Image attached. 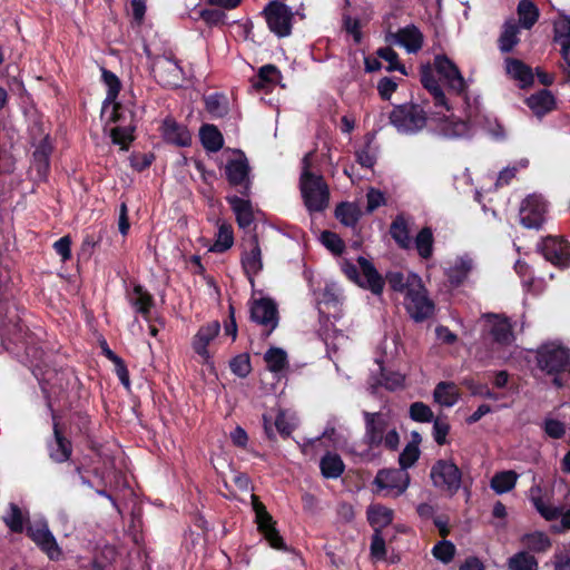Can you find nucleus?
I'll return each mask as SVG.
<instances>
[{"label": "nucleus", "instance_id": "obj_1", "mask_svg": "<svg viewBox=\"0 0 570 570\" xmlns=\"http://www.w3.org/2000/svg\"><path fill=\"white\" fill-rule=\"evenodd\" d=\"M311 166V154H306L302 159L299 188L307 210L320 213L328 206L330 190L323 176L312 173Z\"/></svg>", "mask_w": 570, "mask_h": 570}, {"label": "nucleus", "instance_id": "obj_2", "mask_svg": "<svg viewBox=\"0 0 570 570\" xmlns=\"http://www.w3.org/2000/svg\"><path fill=\"white\" fill-rule=\"evenodd\" d=\"M13 327L16 330L14 335L17 336V341L20 342L21 347L24 350V358L22 362L31 370L47 397L49 394L46 384L49 379L47 377L48 370H45V367H47L45 361L46 352L36 343L33 334L30 333L28 326L21 320H18L13 324Z\"/></svg>", "mask_w": 570, "mask_h": 570}, {"label": "nucleus", "instance_id": "obj_3", "mask_svg": "<svg viewBox=\"0 0 570 570\" xmlns=\"http://www.w3.org/2000/svg\"><path fill=\"white\" fill-rule=\"evenodd\" d=\"M363 417L365 423V444L371 449H377L383 445L391 452L399 449L400 434L395 428L390 429V421L385 414L363 411Z\"/></svg>", "mask_w": 570, "mask_h": 570}, {"label": "nucleus", "instance_id": "obj_4", "mask_svg": "<svg viewBox=\"0 0 570 570\" xmlns=\"http://www.w3.org/2000/svg\"><path fill=\"white\" fill-rule=\"evenodd\" d=\"M537 366L547 375H552L557 387L563 385L560 374L570 371V351L554 343H546L535 353Z\"/></svg>", "mask_w": 570, "mask_h": 570}, {"label": "nucleus", "instance_id": "obj_5", "mask_svg": "<svg viewBox=\"0 0 570 570\" xmlns=\"http://www.w3.org/2000/svg\"><path fill=\"white\" fill-rule=\"evenodd\" d=\"M412 288L403 297V306L410 318L415 323H423L435 314V303L429 296V291L422 279H414Z\"/></svg>", "mask_w": 570, "mask_h": 570}, {"label": "nucleus", "instance_id": "obj_6", "mask_svg": "<svg viewBox=\"0 0 570 570\" xmlns=\"http://www.w3.org/2000/svg\"><path fill=\"white\" fill-rule=\"evenodd\" d=\"M389 119L399 132L413 135L426 126L428 114L420 104L406 102L394 106Z\"/></svg>", "mask_w": 570, "mask_h": 570}, {"label": "nucleus", "instance_id": "obj_7", "mask_svg": "<svg viewBox=\"0 0 570 570\" xmlns=\"http://www.w3.org/2000/svg\"><path fill=\"white\" fill-rule=\"evenodd\" d=\"M430 478L433 485L449 497L455 495L462 484V471L452 461L440 459L431 468Z\"/></svg>", "mask_w": 570, "mask_h": 570}, {"label": "nucleus", "instance_id": "obj_8", "mask_svg": "<svg viewBox=\"0 0 570 570\" xmlns=\"http://www.w3.org/2000/svg\"><path fill=\"white\" fill-rule=\"evenodd\" d=\"M267 27L278 38L288 37L292 33L294 14L283 0L269 1L264 10Z\"/></svg>", "mask_w": 570, "mask_h": 570}, {"label": "nucleus", "instance_id": "obj_9", "mask_svg": "<svg viewBox=\"0 0 570 570\" xmlns=\"http://www.w3.org/2000/svg\"><path fill=\"white\" fill-rule=\"evenodd\" d=\"M26 534L50 561L63 559V551L46 521L27 525Z\"/></svg>", "mask_w": 570, "mask_h": 570}, {"label": "nucleus", "instance_id": "obj_10", "mask_svg": "<svg viewBox=\"0 0 570 570\" xmlns=\"http://www.w3.org/2000/svg\"><path fill=\"white\" fill-rule=\"evenodd\" d=\"M483 333L487 334L492 343L499 346H510L515 341L513 324L505 314L485 313Z\"/></svg>", "mask_w": 570, "mask_h": 570}, {"label": "nucleus", "instance_id": "obj_11", "mask_svg": "<svg viewBox=\"0 0 570 570\" xmlns=\"http://www.w3.org/2000/svg\"><path fill=\"white\" fill-rule=\"evenodd\" d=\"M237 158L228 159L225 165L226 180L232 187L238 188L243 196H248L250 191V166L245 153L236 150Z\"/></svg>", "mask_w": 570, "mask_h": 570}, {"label": "nucleus", "instance_id": "obj_12", "mask_svg": "<svg viewBox=\"0 0 570 570\" xmlns=\"http://www.w3.org/2000/svg\"><path fill=\"white\" fill-rule=\"evenodd\" d=\"M47 407L51 413L53 438L47 442L49 458L56 463L67 462L72 454V443L63 435L58 416L52 407L50 396H47Z\"/></svg>", "mask_w": 570, "mask_h": 570}, {"label": "nucleus", "instance_id": "obj_13", "mask_svg": "<svg viewBox=\"0 0 570 570\" xmlns=\"http://www.w3.org/2000/svg\"><path fill=\"white\" fill-rule=\"evenodd\" d=\"M151 72L163 87L176 88L183 81L184 71L174 56H158L153 61Z\"/></svg>", "mask_w": 570, "mask_h": 570}, {"label": "nucleus", "instance_id": "obj_14", "mask_svg": "<svg viewBox=\"0 0 570 570\" xmlns=\"http://www.w3.org/2000/svg\"><path fill=\"white\" fill-rule=\"evenodd\" d=\"M249 313L250 321L267 330L265 336H269L278 325L277 305L271 297L254 299L250 304Z\"/></svg>", "mask_w": 570, "mask_h": 570}, {"label": "nucleus", "instance_id": "obj_15", "mask_svg": "<svg viewBox=\"0 0 570 570\" xmlns=\"http://www.w3.org/2000/svg\"><path fill=\"white\" fill-rule=\"evenodd\" d=\"M434 69L456 95H462L466 91L468 86L464 77L456 63L446 55L441 53L434 57Z\"/></svg>", "mask_w": 570, "mask_h": 570}, {"label": "nucleus", "instance_id": "obj_16", "mask_svg": "<svg viewBox=\"0 0 570 570\" xmlns=\"http://www.w3.org/2000/svg\"><path fill=\"white\" fill-rule=\"evenodd\" d=\"M240 264L249 283L254 285V277L263 269L262 249L257 234L246 240Z\"/></svg>", "mask_w": 570, "mask_h": 570}, {"label": "nucleus", "instance_id": "obj_17", "mask_svg": "<svg viewBox=\"0 0 570 570\" xmlns=\"http://www.w3.org/2000/svg\"><path fill=\"white\" fill-rule=\"evenodd\" d=\"M411 476L407 471L403 469H382L377 472L374 484L380 490L394 491V495L403 494L410 485Z\"/></svg>", "mask_w": 570, "mask_h": 570}, {"label": "nucleus", "instance_id": "obj_18", "mask_svg": "<svg viewBox=\"0 0 570 570\" xmlns=\"http://www.w3.org/2000/svg\"><path fill=\"white\" fill-rule=\"evenodd\" d=\"M543 257L560 268L570 266V243L564 238L548 236L541 245Z\"/></svg>", "mask_w": 570, "mask_h": 570}, {"label": "nucleus", "instance_id": "obj_19", "mask_svg": "<svg viewBox=\"0 0 570 570\" xmlns=\"http://www.w3.org/2000/svg\"><path fill=\"white\" fill-rule=\"evenodd\" d=\"M546 203L538 196H528L520 208V223L525 228L539 229L544 222Z\"/></svg>", "mask_w": 570, "mask_h": 570}, {"label": "nucleus", "instance_id": "obj_20", "mask_svg": "<svg viewBox=\"0 0 570 570\" xmlns=\"http://www.w3.org/2000/svg\"><path fill=\"white\" fill-rule=\"evenodd\" d=\"M357 264L362 272L357 285L366 291H370L376 296L382 295L385 286V279L377 272L374 264L363 256L357 257Z\"/></svg>", "mask_w": 570, "mask_h": 570}, {"label": "nucleus", "instance_id": "obj_21", "mask_svg": "<svg viewBox=\"0 0 570 570\" xmlns=\"http://www.w3.org/2000/svg\"><path fill=\"white\" fill-rule=\"evenodd\" d=\"M220 332V323L213 321L206 325L200 326L195 336L193 337V350L194 352L204 358L205 363H208L212 355L208 351V345L214 341Z\"/></svg>", "mask_w": 570, "mask_h": 570}, {"label": "nucleus", "instance_id": "obj_22", "mask_svg": "<svg viewBox=\"0 0 570 570\" xmlns=\"http://www.w3.org/2000/svg\"><path fill=\"white\" fill-rule=\"evenodd\" d=\"M161 136L168 144L178 147H189L191 145V134L187 126L179 124L173 117H166L163 120Z\"/></svg>", "mask_w": 570, "mask_h": 570}, {"label": "nucleus", "instance_id": "obj_23", "mask_svg": "<svg viewBox=\"0 0 570 570\" xmlns=\"http://www.w3.org/2000/svg\"><path fill=\"white\" fill-rule=\"evenodd\" d=\"M420 81H421L423 88L426 89L433 97L435 107H442L448 111L451 110V107L445 97V94L434 75V69L432 68V66L430 63H425V65L421 66Z\"/></svg>", "mask_w": 570, "mask_h": 570}, {"label": "nucleus", "instance_id": "obj_24", "mask_svg": "<svg viewBox=\"0 0 570 570\" xmlns=\"http://www.w3.org/2000/svg\"><path fill=\"white\" fill-rule=\"evenodd\" d=\"M126 297L137 314L141 315L145 321L150 320L155 298L141 284H134L131 292H127Z\"/></svg>", "mask_w": 570, "mask_h": 570}, {"label": "nucleus", "instance_id": "obj_25", "mask_svg": "<svg viewBox=\"0 0 570 570\" xmlns=\"http://www.w3.org/2000/svg\"><path fill=\"white\" fill-rule=\"evenodd\" d=\"M391 37L410 53L420 51L424 42V36L415 24H407L396 33H392Z\"/></svg>", "mask_w": 570, "mask_h": 570}, {"label": "nucleus", "instance_id": "obj_26", "mask_svg": "<svg viewBox=\"0 0 570 570\" xmlns=\"http://www.w3.org/2000/svg\"><path fill=\"white\" fill-rule=\"evenodd\" d=\"M52 149L49 136H46L40 140L32 154L33 167L40 180H46L49 175Z\"/></svg>", "mask_w": 570, "mask_h": 570}, {"label": "nucleus", "instance_id": "obj_27", "mask_svg": "<svg viewBox=\"0 0 570 570\" xmlns=\"http://www.w3.org/2000/svg\"><path fill=\"white\" fill-rule=\"evenodd\" d=\"M507 73L514 80L519 81L521 88L532 86L534 73L532 68L520 59L508 57L504 60Z\"/></svg>", "mask_w": 570, "mask_h": 570}, {"label": "nucleus", "instance_id": "obj_28", "mask_svg": "<svg viewBox=\"0 0 570 570\" xmlns=\"http://www.w3.org/2000/svg\"><path fill=\"white\" fill-rule=\"evenodd\" d=\"M525 105L535 116L542 117L556 109L557 101L552 92L544 88L528 97L525 99Z\"/></svg>", "mask_w": 570, "mask_h": 570}, {"label": "nucleus", "instance_id": "obj_29", "mask_svg": "<svg viewBox=\"0 0 570 570\" xmlns=\"http://www.w3.org/2000/svg\"><path fill=\"white\" fill-rule=\"evenodd\" d=\"M227 203L236 216V222L239 228H247L254 222V213L252 203L248 199H244L236 195L227 196Z\"/></svg>", "mask_w": 570, "mask_h": 570}, {"label": "nucleus", "instance_id": "obj_30", "mask_svg": "<svg viewBox=\"0 0 570 570\" xmlns=\"http://www.w3.org/2000/svg\"><path fill=\"white\" fill-rule=\"evenodd\" d=\"M130 121L128 125H119L110 130V138L112 144L120 146L121 150H128L130 144L135 140L134 132L137 128L136 115L132 110H129Z\"/></svg>", "mask_w": 570, "mask_h": 570}, {"label": "nucleus", "instance_id": "obj_31", "mask_svg": "<svg viewBox=\"0 0 570 570\" xmlns=\"http://www.w3.org/2000/svg\"><path fill=\"white\" fill-rule=\"evenodd\" d=\"M366 517L374 531H382L393 522L394 511L382 504H372L367 508Z\"/></svg>", "mask_w": 570, "mask_h": 570}, {"label": "nucleus", "instance_id": "obj_32", "mask_svg": "<svg viewBox=\"0 0 570 570\" xmlns=\"http://www.w3.org/2000/svg\"><path fill=\"white\" fill-rule=\"evenodd\" d=\"M199 139L203 147L209 153H217L224 146V137L217 126L204 124L199 129Z\"/></svg>", "mask_w": 570, "mask_h": 570}, {"label": "nucleus", "instance_id": "obj_33", "mask_svg": "<svg viewBox=\"0 0 570 570\" xmlns=\"http://www.w3.org/2000/svg\"><path fill=\"white\" fill-rule=\"evenodd\" d=\"M385 283L389 284L390 288L393 292L401 293L403 295L409 292V288H412L410 284H415L414 279H422L416 273H407V275H404L400 271H389L385 274Z\"/></svg>", "mask_w": 570, "mask_h": 570}, {"label": "nucleus", "instance_id": "obj_34", "mask_svg": "<svg viewBox=\"0 0 570 570\" xmlns=\"http://www.w3.org/2000/svg\"><path fill=\"white\" fill-rule=\"evenodd\" d=\"M473 267V261L468 257H460L455 264L446 271V278L451 286L459 287L468 278Z\"/></svg>", "mask_w": 570, "mask_h": 570}, {"label": "nucleus", "instance_id": "obj_35", "mask_svg": "<svg viewBox=\"0 0 570 570\" xmlns=\"http://www.w3.org/2000/svg\"><path fill=\"white\" fill-rule=\"evenodd\" d=\"M281 78L282 73L275 65H264L258 69L256 77L253 79V87L257 90H265L275 86Z\"/></svg>", "mask_w": 570, "mask_h": 570}, {"label": "nucleus", "instance_id": "obj_36", "mask_svg": "<svg viewBox=\"0 0 570 570\" xmlns=\"http://www.w3.org/2000/svg\"><path fill=\"white\" fill-rule=\"evenodd\" d=\"M434 401L443 406H453L459 397V390L453 382H440L433 391Z\"/></svg>", "mask_w": 570, "mask_h": 570}, {"label": "nucleus", "instance_id": "obj_37", "mask_svg": "<svg viewBox=\"0 0 570 570\" xmlns=\"http://www.w3.org/2000/svg\"><path fill=\"white\" fill-rule=\"evenodd\" d=\"M320 469L325 479H337L344 472L345 464L338 454L327 452L320 461Z\"/></svg>", "mask_w": 570, "mask_h": 570}, {"label": "nucleus", "instance_id": "obj_38", "mask_svg": "<svg viewBox=\"0 0 570 570\" xmlns=\"http://www.w3.org/2000/svg\"><path fill=\"white\" fill-rule=\"evenodd\" d=\"M390 235L397 244V246L402 249H409L411 246V237L410 230L407 226V222L403 217V215H397L391 226H390Z\"/></svg>", "mask_w": 570, "mask_h": 570}, {"label": "nucleus", "instance_id": "obj_39", "mask_svg": "<svg viewBox=\"0 0 570 570\" xmlns=\"http://www.w3.org/2000/svg\"><path fill=\"white\" fill-rule=\"evenodd\" d=\"M518 478L519 474L513 470L497 472L490 481V487L497 494H503L515 488Z\"/></svg>", "mask_w": 570, "mask_h": 570}, {"label": "nucleus", "instance_id": "obj_40", "mask_svg": "<svg viewBox=\"0 0 570 570\" xmlns=\"http://www.w3.org/2000/svg\"><path fill=\"white\" fill-rule=\"evenodd\" d=\"M520 542L524 548L534 553L546 552L551 548L550 538L541 531L523 534Z\"/></svg>", "mask_w": 570, "mask_h": 570}, {"label": "nucleus", "instance_id": "obj_41", "mask_svg": "<svg viewBox=\"0 0 570 570\" xmlns=\"http://www.w3.org/2000/svg\"><path fill=\"white\" fill-rule=\"evenodd\" d=\"M517 12L520 24L524 29H531L540 17L539 8L532 0H520Z\"/></svg>", "mask_w": 570, "mask_h": 570}, {"label": "nucleus", "instance_id": "obj_42", "mask_svg": "<svg viewBox=\"0 0 570 570\" xmlns=\"http://www.w3.org/2000/svg\"><path fill=\"white\" fill-rule=\"evenodd\" d=\"M519 27L514 21H507L499 38V48L501 52L509 53L519 43Z\"/></svg>", "mask_w": 570, "mask_h": 570}, {"label": "nucleus", "instance_id": "obj_43", "mask_svg": "<svg viewBox=\"0 0 570 570\" xmlns=\"http://www.w3.org/2000/svg\"><path fill=\"white\" fill-rule=\"evenodd\" d=\"M335 217L344 226L354 227L361 218V210L354 203L342 202L335 208Z\"/></svg>", "mask_w": 570, "mask_h": 570}, {"label": "nucleus", "instance_id": "obj_44", "mask_svg": "<svg viewBox=\"0 0 570 570\" xmlns=\"http://www.w3.org/2000/svg\"><path fill=\"white\" fill-rule=\"evenodd\" d=\"M264 361L272 373H279L288 366L287 353L281 347H269L264 354Z\"/></svg>", "mask_w": 570, "mask_h": 570}, {"label": "nucleus", "instance_id": "obj_45", "mask_svg": "<svg viewBox=\"0 0 570 570\" xmlns=\"http://www.w3.org/2000/svg\"><path fill=\"white\" fill-rule=\"evenodd\" d=\"M257 529L273 549L286 550L284 539L276 529V522L273 519L272 521L259 522Z\"/></svg>", "mask_w": 570, "mask_h": 570}, {"label": "nucleus", "instance_id": "obj_46", "mask_svg": "<svg viewBox=\"0 0 570 570\" xmlns=\"http://www.w3.org/2000/svg\"><path fill=\"white\" fill-rule=\"evenodd\" d=\"M205 109L213 118H223L228 111V101L222 94H212L205 97Z\"/></svg>", "mask_w": 570, "mask_h": 570}, {"label": "nucleus", "instance_id": "obj_47", "mask_svg": "<svg viewBox=\"0 0 570 570\" xmlns=\"http://www.w3.org/2000/svg\"><path fill=\"white\" fill-rule=\"evenodd\" d=\"M234 244V230L230 224L223 223L218 227L217 238L209 248L213 253H225Z\"/></svg>", "mask_w": 570, "mask_h": 570}, {"label": "nucleus", "instance_id": "obj_48", "mask_svg": "<svg viewBox=\"0 0 570 570\" xmlns=\"http://www.w3.org/2000/svg\"><path fill=\"white\" fill-rule=\"evenodd\" d=\"M415 248L420 257L429 259L433 254V232L431 227H423L415 237Z\"/></svg>", "mask_w": 570, "mask_h": 570}, {"label": "nucleus", "instance_id": "obj_49", "mask_svg": "<svg viewBox=\"0 0 570 570\" xmlns=\"http://www.w3.org/2000/svg\"><path fill=\"white\" fill-rule=\"evenodd\" d=\"M101 80L107 86V97L104 104L107 105L115 102L121 90L120 79L115 72L106 68H101Z\"/></svg>", "mask_w": 570, "mask_h": 570}, {"label": "nucleus", "instance_id": "obj_50", "mask_svg": "<svg viewBox=\"0 0 570 570\" xmlns=\"http://www.w3.org/2000/svg\"><path fill=\"white\" fill-rule=\"evenodd\" d=\"M4 524L12 533H22L24 531V517L20 507L13 502L9 504V513L3 518Z\"/></svg>", "mask_w": 570, "mask_h": 570}, {"label": "nucleus", "instance_id": "obj_51", "mask_svg": "<svg viewBox=\"0 0 570 570\" xmlns=\"http://www.w3.org/2000/svg\"><path fill=\"white\" fill-rule=\"evenodd\" d=\"M508 566L511 570H538V560L528 551H519L509 559Z\"/></svg>", "mask_w": 570, "mask_h": 570}, {"label": "nucleus", "instance_id": "obj_52", "mask_svg": "<svg viewBox=\"0 0 570 570\" xmlns=\"http://www.w3.org/2000/svg\"><path fill=\"white\" fill-rule=\"evenodd\" d=\"M230 372L240 377H247L252 372L250 356L248 353H240L229 361Z\"/></svg>", "mask_w": 570, "mask_h": 570}, {"label": "nucleus", "instance_id": "obj_53", "mask_svg": "<svg viewBox=\"0 0 570 570\" xmlns=\"http://www.w3.org/2000/svg\"><path fill=\"white\" fill-rule=\"evenodd\" d=\"M421 451L416 441L409 442L399 455L400 468L406 471L420 459Z\"/></svg>", "mask_w": 570, "mask_h": 570}, {"label": "nucleus", "instance_id": "obj_54", "mask_svg": "<svg viewBox=\"0 0 570 570\" xmlns=\"http://www.w3.org/2000/svg\"><path fill=\"white\" fill-rule=\"evenodd\" d=\"M456 548L454 543L445 539L439 541L432 548V556L444 564H448L453 560Z\"/></svg>", "mask_w": 570, "mask_h": 570}, {"label": "nucleus", "instance_id": "obj_55", "mask_svg": "<svg viewBox=\"0 0 570 570\" xmlns=\"http://www.w3.org/2000/svg\"><path fill=\"white\" fill-rule=\"evenodd\" d=\"M376 55L389 62L387 71H400L402 75L407 76L405 66L399 61V55L393 48H379Z\"/></svg>", "mask_w": 570, "mask_h": 570}, {"label": "nucleus", "instance_id": "obj_56", "mask_svg": "<svg viewBox=\"0 0 570 570\" xmlns=\"http://www.w3.org/2000/svg\"><path fill=\"white\" fill-rule=\"evenodd\" d=\"M321 243L334 255H342L345 249L344 240L331 230L322 232Z\"/></svg>", "mask_w": 570, "mask_h": 570}, {"label": "nucleus", "instance_id": "obj_57", "mask_svg": "<svg viewBox=\"0 0 570 570\" xmlns=\"http://www.w3.org/2000/svg\"><path fill=\"white\" fill-rule=\"evenodd\" d=\"M373 140V135H366V144L363 148L355 151L356 163L360 164L364 168H373L376 163V157L371 153V144Z\"/></svg>", "mask_w": 570, "mask_h": 570}, {"label": "nucleus", "instance_id": "obj_58", "mask_svg": "<svg viewBox=\"0 0 570 570\" xmlns=\"http://www.w3.org/2000/svg\"><path fill=\"white\" fill-rule=\"evenodd\" d=\"M433 412L429 405L423 402H414L410 405V417L420 423L433 421Z\"/></svg>", "mask_w": 570, "mask_h": 570}, {"label": "nucleus", "instance_id": "obj_59", "mask_svg": "<svg viewBox=\"0 0 570 570\" xmlns=\"http://www.w3.org/2000/svg\"><path fill=\"white\" fill-rule=\"evenodd\" d=\"M370 552L373 559L377 561L385 560L387 551L385 546V539L381 530L374 531L371 539Z\"/></svg>", "mask_w": 570, "mask_h": 570}, {"label": "nucleus", "instance_id": "obj_60", "mask_svg": "<svg viewBox=\"0 0 570 570\" xmlns=\"http://www.w3.org/2000/svg\"><path fill=\"white\" fill-rule=\"evenodd\" d=\"M382 379L380 384L383 385L389 391H396L404 385V376L396 372H386L383 367H381Z\"/></svg>", "mask_w": 570, "mask_h": 570}, {"label": "nucleus", "instance_id": "obj_61", "mask_svg": "<svg viewBox=\"0 0 570 570\" xmlns=\"http://www.w3.org/2000/svg\"><path fill=\"white\" fill-rule=\"evenodd\" d=\"M199 16L208 26L224 24L226 19V13L218 7L203 9Z\"/></svg>", "mask_w": 570, "mask_h": 570}, {"label": "nucleus", "instance_id": "obj_62", "mask_svg": "<svg viewBox=\"0 0 570 570\" xmlns=\"http://www.w3.org/2000/svg\"><path fill=\"white\" fill-rule=\"evenodd\" d=\"M543 430L549 438L559 440L566 433V424L557 419H546Z\"/></svg>", "mask_w": 570, "mask_h": 570}, {"label": "nucleus", "instance_id": "obj_63", "mask_svg": "<svg viewBox=\"0 0 570 570\" xmlns=\"http://www.w3.org/2000/svg\"><path fill=\"white\" fill-rule=\"evenodd\" d=\"M343 28L347 33L352 35L353 40L356 45H360L362 42L363 35L361 31V22L358 19H353L352 17L344 14Z\"/></svg>", "mask_w": 570, "mask_h": 570}, {"label": "nucleus", "instance_id": "obj_64", "mask_svg": "<svg viewBox=\"0 0 570 570\" xmlns=\"http://www.w3.org/2000/svg\"><path fill=\"white\" fill-rule=\"evenodd\" d=\"M464 385L472 395L482 396L490 400H498V394L492 392L487 384L476 383L473 380H464Z\"/></svg>", "mask_w": 570, "mask_h": 570}]
</instances>
